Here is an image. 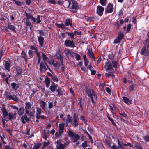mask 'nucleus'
Returning a JSON list of instances; mask_svg holds the SVG:
<instances>
[{"instance_id": "f257e3e1", "label": "nucleus", "mask_w": 149, "mask_h": 149, "mask_svg": "<svg viewBox=\"0 0 149 149\" xmlns=\"http://www.w3.org/2000/svg\"><path fill=\"white\" fill-rule=\"evenodd\" d=\"M117 62L116 61H112L111 63L109 60H107L105 63V68L107 72L112 69V67L115 69L117 67Z\"/></svg>"}, {"instance_id": "f03ea898", "label": "nucleus", "mask_w": 149, "mask_h": 149, "mask_svg": "<svg viewBox=\"0 0 149 149\" xmlns=\"http://www.w3.org/2000/svg\"><path fill=\"white\" fill-rule=\"evenodd\" d=\"M63 6L65 8H69L71 9V12H74V0L65 1L63 2Z\"/></svg>"}, {"instance_id": "7ed1b4c3", "label": "nucleus", "mask_w": 149, "mask_h": 149, "mask_svg": "<svg viewBox=\"0 0 149 149\" xmlns=\"http://www.w3.org/2000/svg\"><path fill=\"white\" fill-rule=\"evenodd\" d=\"M88 96L91 98L93 104H95V101L96 100L97 96L94 93L92 89H88L86 90Z\"/></svg>"}, {"instance_id": "20e7f679", "label": "nucleus", "mask_w": 149, "mask_h": 149, "mask_svg": "<svg viewBox=\"0 0 149 149\" xmlns=\"http://www.w3.org/2000/svg\"><path fill=\"white\" fill-rule=\"evenodd\" d=\"M56 56L57 59L58 60H59L61 63V68L62 70H64L63 66V56L61 55V53L60 50H58L56 53Z\"/></svg>"}, {"instance_id": "39448f33", "label": "nucleus", "mask_w": 149, "mask_h": 149, "mask_svg": "<svg viewBox=\"0 0 149 149\" xmlns=\"http://www.w3.org/2000/svg\"><path fill=\"white\" fill-rule=\"evenodd\" d=\"M65 139L66 143H64V144H61L60 141L57 140L56 142L57 149H64L65 147L69 145V143L66 141L67 139Z\"/></svg>"}, {"instance_id": "423d86ee", "label": "nucleus", "mask_w": 149, "mask_h": 149, "mask_svg": "<svg viewBox=\"0 0 149 149\" xmlns=\"http://www.w3.org/2000/svg\"><path fill=\"white\" fill-rule=\"evenodd\" d=\"M41 63L40 64V70L41 71H45L47 70L48 68L50 71H51L50 68H49L47 65L46 64V63Z\"/></svg>"}, {"instance_id": "0eeeda50", "label": "nucleus", "mask_w": 149, "mask_h": 149, "mask_svg": "<svg viewBox=\"0 0 149 149\" xmlns=\"http://www.w3.org/2000/svg\"><path fill=\"white\" fill-rule=\"evenodd\" d=\"M11 62L10 61H5L3 63V64L4 65L5 69L4 70H6L8 71L9 72L10 71V68L11 67Z\"/></svg>"}, {"instance_id": "6e6552de", "label": "nucleus", "mask_w": 149, "mask_h": 149, "mask_svg": "<svg viewBox=\"0 0 149 149\" xmlns=\"http://www.w3.org/2000/svg\"><path fill=\"white\" fill-rule=\"evenodd\" d=\"M141 53L142 55L146 56H149V51L146 49V46H144L142 48L141 51Z\"/></svg>"}, {"instance_id": "1a4fd4ad", "label": "nucleus", "mask_w": 149, "mask_h": 149, "mask_svg": "<svg viewBox=\"0 0 149 149\" xmlns=\"http://www.w3.org/2000/svg\"><path fill=\"white\" fill-rule=\"evenodd\" d=\"M104 8L102 6L99 5L97 6V13L100 16H101L104 11Z\"/></svg>"}, {"instance_id": "9d476101", "label": "nucleus", "mask_w": 149, "mask_h": 149, "mask_svg": "<svg viewBox=\"0 0 149 149\" xmlns=\"http://www.w3.org/2000/svg\"><path fill=\"white\" fill-rule=\"evenodd\" d=\"M25 104V113L26 114H28L29 113V109L31 107V104L27 102H26Z\"/></svg>"}, {"instance_id": "9b49d317", "label": "nucleus", "mask_w": 149, "mask_h": 149, "mask_svg": "<svg viewBox=\"0 0 149 149\" xmlns=\"http://www.w3.org/2000/svg\"><path fill=\"white\" fill-rule=\"evenodd\" d=\"M113 5L111 3L109 4L107 8L105 9V13H111L113 10Z\"/></svg>"}, {"instance_id": "f8f14e48", "label": "nucleus", "mask_w": 149, "mask_h": 149, "mask_svg": "<svg viewBox=\"0 0 149 149\" xmlns=\"http://www.w3.org/2000/svg\"><path fill=\"white\" fill-rule=\"evenodd\" d=\"M1 110L3 113V117L5 118V119L6 120H7L8 119V113L7 112L6 109L4 107H3L1 109Z\"/></svg>"}, {"instance_id": "ddd939ff", "label": "nucleus", "mask_w": 149, "mask_h": 149, "mask_svg": "<svg viewBox=\"0 0 149 149\" xmlns=\"http://www.w3.org/2000/svg\"><path fill=\"white\" fill-rule=\"evenodd\" d=\"M16 113H15L14 114H13L12 113H9L8 114V119L7 120H6V121L7 122L10 120H12L16 118Z\"/></svg>"}, {"instance_id": "4468645a", "label": "nucleus", "mask_w": 149, "mask_h": 149, "mask_svg": "<svg viewBox=\"0 0 149 149\" xmlns=\"http://www.w3.org/2000/svg\"><path fill=\"white\" fill-rule=\"evenodd\" d=\"M64 44L66 46H69L70 47H74V43L73 41H71L70 40H67L65 41Z\"/></svg>"}, {"instance_id": "2eb2a0df", "label": "nucleus", "mask_w": 149, "mask_h": 149, "mask_svg": "<svg viewBox=\"0 0 149 149\" xmlns=\"http://www.w3.org/2000/svg\"><path fill=\"white\" fill-rule=\"evenodd\" d=\"M7 98L9 100H12L17 102L19 101V99L14 95H8L7 96Z\"/></svg>"}, {"instance_id": "dca6fc26", "label": "nucleus", "mask_w": 149, "mask_h": 149, "mask_svg": "<svg viewBox=\"0 0 149 149\" xmlns=\"http://www.w3.org/2000/svg\"><path fill=\"white\" fill-rule=\"evenodd\" d=\"M117 142H118V149H125L124 147V143H123L122 140L117 139Z\"/></svg>"}, {"instance_id": "f3484780", "label": "nucleus", "mask_w": 149, "mask_h": 149, "mask_svg": "<svg viewBox=\"0 0 149 149\" xmlns=\"http://www.w3.org/2000/svg\"><path fill=\"white\" fill-rule=\"evenodd\" d=\"M26 15L27 17V20H29V19H31L34 22H36V19L33 17L32 15L30 13H27L26 12H25Z\"/></svg>"}, {"instance_id": "a211bd4d", "label": "nucleus", "mask_w": 149, "mask_h": 149, "mask_svg": "<svg viewBox=\"0 0 149 149\" xmlns=\"http://www.w3.org/2000/svg\"><path fill=\"white\" fill-rule=\"evenodd\" d=\"M67 119L66 121V126L68 125H71L72 121V117L70 116L69 115H68L67 116Z\"/></svg>"}, {"instance_id": "6ab92c4d", "label": "nucleus", "mask_w": 149, "mask_h": 149, "mask_svg": "<svg viewBox=\"0 0 149 149\" xmlns=\"http://www.w3.org/2000/svg\"><path fill=\"white\" fill-rule=\"evenodd\" d=\"M36 109V118L39 119L40 118V115L41 113V109L39 107H37Z\"/></svg>"}, {"instance_id": "aec40b11", "label": "nucleus", "mask_w": 149, "mask_h": 149, "mask_svg": "<svg viewBox=\"0 0 149 149\" xmlns=\"http://www.w3.org/2000/svg\"><path fill=\"white\" fill-rule=\"evenodd\" d=\"M65 124L60 123L59 124V133L60 134H62L63 132Z\"/></svg>"}, {"instance_id": "412c9836", "label": "nucleus", "mask_w": 149, "mask_h": 149, "mask_svg": "<svg viewBox=\"0 0 149 149\" xmlns=\"http://www.w3.org/2000/svg\"><path fill=\"white\" fill-rule=\"evenodd\" d=\"M68 134L70 137V139L73 142H74V134L73 132L70 130H69Z\"/></svg>"}, {"instance_id": "4be33fe9", "label": "nucleus", "mask_w": 149, "mask_h": 149, "mask_svg": "<svg viewBox=\"0 0 149 149\" xmlns=\"http://www.w3.org/2000/svg\"><path fill=\"white\" fill-rule=\"evenodd\" d=\"M16 71L17 72V73L15 75L16 77H18L22 73V70L21 68L19 67H17L16 68Z\"/></svg>"}, {"instance_id": "5701e85b", "label": "nucleus", "mask_w": 149, "mask_h": 149, "mask_svg": "<svg viewBox=\"0 0 149 149\" xmlns=\"http://www.w3.org/2000/svg\"><path fill=\"white\" fill-rule=\"evenodd\" d=\"M52 63L53 66L58 69L60 66L59 63L57 61L53 60L52 62Z\"/></svg>"}, {"instance_id": "b1692460", "label": "nucleus", "mask_w": 149, "mask_h": 149, "mask_svg": "<svg viewBox=\"0 0 149 149\" xmlns=\"http://www.w3.org/2000/svg\"><path fill=\"white\" fill-rule=\"evenodd\" d=\"M38 37L39 44L41 47H42L43 46V42L44 40V38L41 35L39 36H38Z\"/></svg>"}, {"instance_id": "393cba45", "label": "nucleus", "mask_w": 149, "mask_h": 149, "mask_svg": "<svg viewBox=\"0 0 149 149\" xmlns=\"http://www.w3.org/2000/svg\"><path fill=\"white\" fill-rule=\"evenodd\" d=\"M21 118L22 121V122L23 123H24L25 122L24 120H25L26 121H27L29 120V118L27 117V116L26 115H24V116H23L21 117Z\"/></svg>"}, {"instance_id": "a878e982", "label": "nucleus", "mask_w": 149, "mask_h": 149, "mask_svg": "<svg viewBox=\"0 0 149 149\" xmlns=\"http://www.w3.org/2000/svg\"><path fill=\"white\" fill-rule=\"evenodd\" d=\"M11 86L12 87L13 89L15 90H17L19 87L18 84H16L15 83H12L11 84Z\"/></svg>"}, {"instance_id": "bb28decb", "label": "nucleus", "mask_w": 149, "mask_h": 149, "mask_svg": "<svg viewBox=\"0 0 149 149\" xmlns=\"http://www.w3.org/2000/svg\"><path fill=\"white\" fill-rule=\"evenodd\" d=\"M64 52L67 55L70 54L71 56L72 55V54L73 53V52H72L71 50H69V49L66 48H65V49Z\"/></svg>"}, {"instance_id": "cd10ccee", "label": "nucleus", "mask_w": 149, "mask_h": 149, "mask_svg": "<svg viewBox=\"0 0 149 149\" xmlns=\"http://www.w3.org/2000/svg\"><path fill=\"white\" fill-rule=\"evenodd\" d=\"M45 81L46 86L47 88H48L49 86V84L50 83V80L49 78L46 77L45 79Z\"/></svg>"}, {"instance_id": "c85d7f7f", "label": "nucleus", "mask_w": 149, "mask_h": 149, "mask_svg": "<svg viewBox=\"0 0 149 149\" xmlns=\"http://www.w3.org/2000/svg\"><path fill=\"white\" fill-rule=\"evenodd\" d=\"M24 108L22 107L20 108L18 111V113L19 115H22L24 113Z\"/></svg>"}, {"instance_id": "c756f323", "label": "nucleus", "mask_w": 149, "mask_h": 149, "mask_svg": "<svg viewBox=\"0 0 149 149\" xmlns=\"http://www.w3.org/2000/svg\"><path fill=\"white\" fill-rule=\"evenodd\" d=\"M11 77V75L8 74V75H7V76L4 78L5 81L8 84H10V83L8 82V80L9 78Z\"/></svg>"}, {"instance_id": "7c9ffc66", "label": "nucleus", "mask_w": 149, "mask_h": 149, "mask_svg": "<svg viewBox=\"0 0 149 149\" xmlns=\"http://www.w3.org/2000/svg\"><path fill=\"white\" fill-rule=\"evenodd\" d=\"M57 85L56 84L55 85H53L51 86H50L49 89L52 92H54L56 88L57 87Z\"/></svg>"}, {"instance_id": "2f4dec72", "label": "nucleus", "mask_w": 149, "mask_h": 149, "mask_svg": "<svg viewBox=\"0 0 149 149\" xmlns=\"http://www.w3.org/2000/svg\"><path fill=\"white\" fill-rule=\"evenodd\" d=\"M51 77L54 81L57 82L58 81V79L56 76L54 75H51Z\"/></svg>"}, {"instance_id": "473e14b6", "label": "nucleus", "mask_w": 149, "mask_h": 149, "mask_svg": "<svg viewBox=\"0 0 149 149\" xmlns=\"http://www.w3.org/2000/svg\"><path fill=\"white\" fill-rule=\"evenodd\" d=\"M88 54L91 58H93L94 57V56L91 49H89L88 50Z\"/></svg>"}, {"instance_id": "72a5a7b5", "label": "nucleus", "mask_w": 149, "mask_h": 149, "mask_svg": "<svg viewBox=\"0 0 149 149\" xmlns=\"http://www.w3.org/2000/svg\"><path fill=\"white\" fill-rule=\"evenodd\" d=\"M56 25L58 28L64 29L65 27L64 25L63 24H56Z\"/></svg>"}, {"instance_id": "f704fd0d", "label": "nucleus", "mask_w": 149, "mask_h": 149, "mask_svg": "<svg viewBox=\"0 0 149 149\" xmlns=\"http://www.w3.org/2000/svg\"><path fill=\"white\" fill-rule=\"evenodd\" d=\"M7 28L14 32L15 31V28L13 25L8 24Z\"/></svg>"}, {"instance_id": "c9c22d12", "label": "nucleus", "mask_w": 149, "mask_h": 149, "mask_svg": "<svg viewBox=\"0 0 149 149\" xmlns=\"http://www.w3.org/2000/svg\"><path fill=\"white\" fill-rule=\"evenodd\" d=\"M56 91L58 92V94L59 95H62L63 94V92L61 91V88L59 87L56 90Z\"/></svg>"}, {"instance_id": "e433bc0d", "label": "nucleus", "mask_w": 149, "mask_h": 149, "mask_svg": "<svg viewBox=\"0 0 149 149\" xmlns=\"http://www.w3.org/2000/svg\"><path fill=\"white\" fill-rule=\"evenodd\" d=\"M135 85L132 84L129 87V89L130 91H132L134 90Z\"/></svg>"}, {"instance_id": "4c0bfd02", "label": "nucleus", "mask_w": 149, "mask_h": 149, "mask_svg": "<svg viewBox=\"0 0 149 149\" xmlns=\"http://www.w3.org/2000/svg\"><path fill=\"white\" fill-rule=\"evenodd\" d=\"M134 147L136 149H143L140 145L138 143H136L134 146Z\"/></svg>"}, {"instance_id": "58836bf2", "label": "nucleus", "mask_w": 149, "mask_h": 149, "mask_svg": "<svg viewBox=\"0 0 149 149\" xmlns=\"http://www.w3.org/2000/svg\"><path fill=\"white\" fill-rule=\"evenodd\" d=\"M41 146V144L40 143H38L36 145H34L32 149H38Z\"/></svg>"}, {"instance_id": "ea45409f", "label": "nucleus", "mask_w": 149, "mask_h": 149, "mask_svg": "<svg viewBox=\"0 0 149 149\" xmlns=\"http://www.w3.org/2000/svg\"><path fill=\"white\" fill-rule=\"evenodd\" d=\"M36 23L38 24L40 23L41 22V20L40 19V15H37L36 18Z\"/></svg>"}, {"instance_id": "a19ab883", "label": "nucleus", "mask_w": 149, "mask_h": 149, "mask_svg": "<svg viewBox=\"0 0 149 149\" xmlns=\"http://www.w3.org/2000/svg\"><path fill=\"white\" fill-rule=\"evenodd\" d=\"M42 56L43 60L44 61V62L46 63L47 61V59L48 58L43 53L42 54Z\"/></svg>"}, {"instance_id": "79ce46f5", "label": "nucleus", "mask_w": 149, "mask_h": 149, "mask_svg": "<svg viewBox=\"0 0 149 149\" xmlns=\"http://www.w3.org/2000/svg\"><path fill=\"white\" fill-rule=\"evenodd\" d=\"M21 55L22 57L26 60H27L26 55L24 51H22V52Z\"/></svg>"}, {"instance_id": "37998d69", "label": "nucleus", "mask_w": 149, "mask_h": 149, "mask_svg": "<svg viewBox=\"0 0 149 149\" xmlns=\"http://www.w3.org/2000/svg\"><path fill=\"white\" fill-rule=\"evenodd\" d=\"M123 98L124 100V102L125 103H128L129 102H130L129 99L127 97H123Z\"/></svg>"}, {"instance_id": "c03bdc74", "label": "nucleus", "mask_w": 149, "mask_h": 149, "mask_svg": "<svg viewBox=\"0 0 149 149\" xmlns=\"http://www.w3.org/2000/svg\"><path fill=\"white\" fill-rule=\"evenodd\" d=\"M65 26H68L69 25L71 26L72 24H71L70 21V19H66L65 23Z\"/></svg>"}, {"instance_id": "a18cd8bd", "label": "nucleus", "mask_w": 149, "mask_h": 149, "mask_svg": "<svg viewBox=\"0 0 149 149\" xmlns=\"http://www.w3.org/2000/svg\"><path fill=\"white\" fill-rule=\"evenodd\" d=\"M107 118L111 122V123L113 125H115V123L114 122L113 119L112 118H111L109 116V115L107 116Z\"/></svg>"}, {"instance_id": "49530a36", "label": "nucleus", "mask_w": 149, "mask_h": 149, "mask_svg": "<svg viewBox=\"0 0 149 149\" xmlns=\"http://www.w3.org/2000/svg\"><path fill=\"white\" fill-rule=\"evenodd\" d=\"M123 36L124 34L123 33H120L119 34L118 38L120 40H121L122 38L123 37Z\"/></svg>"}, {"instance_id": "de8ad7c7", "label": "nucleus", "mask_w": 149, "mask_h": 149, "mask_svg": "<svg viewBox=\"0 0 149 149\" xmlns=\"http://www.w3.org/2000/svg\"><path fill=\"white\" fill-rule=\"evenodd\" d=\"M100 3L102 6H105L106 3V0H100Z\"/></svg>"}, {"instance_id": "09e8293b", "label": "nucleus", "mask_w": 149, "mask_h": 149, "mask_svg": "<svg viewBox=\"0 0 149 149\" xmlns=\"http://www.w3.org/2000/svg\"><path fill=\"white\" fill-rule=\"evenodd\" d=\"M30 48L31 49L35 50V52H37V51L36 45L31 46L30 47Z\"/></svg>"}, {"instance_id": "8fccbe9b", "label": "nucleus", "mask_w": 149, "mask_h": 149, "mask_svg": "<svg viewBox=\"0 0 149 149\" xmlns=\"http://www.w3.org/2000/svg\"><path fill=\"white\" fill-rule=\"evenodd\" d=\"M119 113L121 115L123 116L124 117H126L127 116V115L124 112H123L122 111H120Z\"/></svg>"}, {"instance_id": "3c124183", "label": "nucleus", "mask_w": 149, "mask_h": 149, "mask_svg": "<svg viewBox=\"0 0 149 149\" xmlns=\"http://www.w3.org/2000/svg\"><path fill=\"white\" fill-rule=\"evenodd\" d=\"M120 41L121 40L117 38L114 40V43L116 44H117L119 43Z\"/></svg>"}, {"instance_id": "603ef678", "label": "nucleus", "mask_w": 149, "mask_h": 149, "mask_svg": "<svg viewBox=\"0 0 149 149\" xmlns=\"http://www.w3.org/2000/svg\"><path fill=\"white\" fill-rule=\"evenodd\" d=\"M82 146L83 148H86L87 146V141H85L83 142L82 144Z\"/></svg>"}, {"instance_id": "864d4df0", "label": "nucleus", "mask_w": 149, "mask_h": 149, "mask_svg": "<svg viewBox=\"0 0 149 149\" xmlns=\"http://www.w3.org/2000/svg\"><path fill=\"white\" fill-rule=\"evenodd\" d=\"M48 107L49 109H51L52 108L53 104L52 103L50 102H48Z\"/></svg>"}, {"instance_id": "5fc2aeb1", "label": "nucleus", "mask_w": 149, "mask_h": 149, "mask_svg": "<svg viewBox=\"0 0 149 149\" xmlns=\"http://www.w3.org/2000/svg\"><path fill=\"white\" fill-rule=\"evenodd\" d=\"M110 76H111L112 77H114L115 75L112 73L108 74L106 73L105 74V76L107 77H108Z\"/></svg>"}, {"instance_id": "6e6d98bb", "label": "nucleus", "mask_w": 149, "mask_h": 149, "mask_svg": "<svg viewBox=\"0 0 149 149\" xmlns=\"http://www.w3.org/2000/svg\"><path fill=\"white\" fill-rule=\"evenodd\" d=\"M8 73L7 74H5L4 73H1L0 74L1 76L3 78H4L7 76V75H8Z\"/></svg>"}, {"instance_id": "4d7b16f0", "label": "nucleus", "mask_w": 149, "mask_h": 149, "mask_svg": "<svg viewBox=\"0 0 149 149\" xmlns=\"http://www.w3.org/2000/svg\"><path fill=\"white\" fill-rule=\"evenodd\" d=\"M35 109L33 110V112H30L29 113V115L31 117H33L34 116V115L35 114Z\"/></svg>"}, {"instance_id": "13d9d810", "label": "nucleus", "mask_w": 149, "mask_h": 149, "mask_svg": "<svg viewBox=\"0 0 149 149\" xmlns=\"http://www.w3.org/2000/svg\"><path fill=\"white\" fill-rule=\"evenodd\" d=\"M15 3L16 4L19 6H21L22 4V3L21 2L15 0Z\"/></svg>"}, {"instance_id": "bf43d9fd", "label": "nucleus", "mask_w": 149, "mask_h": 149, "mask_svg": "<svg viewBox=\"0 0 149 149\" xmlns=\"http://www.w3.org/2000/svg\"><path fill=\"white\" fill-rule=\"evenodd\" d=\"M106 91L109 94H111V91L109 87H106Z\"/></svg>"}, {"instance_id": "052dcab7", "label": "nucleus", "mask_w": 149, "mask_h": 149, "mask_svg": "<svg viewBox=\"0 0 149 149\" xmlns=\"http://www.w3.org/2000/svg\"><path fill=\"white\" fill-rule=\"evenodd\" d=\"M48 2L50 3L54 4L56 3L55 0H48Z\"/></svg>"}, {"instance_id": "680f3d73", "label": "nucleus", "mask_w": 149, "mask_h": 149, "mask_svg": "<svg viewBox=\"0 0 149 149\" xmlns=\"http://www.w3.org/2000/svg\"><path fill=\"white\" fill-rule=\"evenodd\" d=\"M145 42L147 44V48H148L149 47V38H148L146 40Z\"/></svg>"}, {"instance_id": "e2e57ef3", "label": "nucleus", "mask_w": 149, "mask_h": 149, "mask_svg": "<svg viewBox=\"0 0 149 149\" xmlns=\"http://www.w3.org/2000/svg\"><path fill=\"white\" fill-rule=\"evenodd\" d=\"M60 118H61V119L63 121H65V117H63V114H61L60 115Z\"/></svg>"}, {"instance_id": "0e129e2a", "label": "nucleus", "mask_w": 149, "mask_h": 149, "mask_svg": "<svg viewBox=\"0 0 149 149\" xmlns=\"http://www.w3.org/2000/svg\"><path fill=\"white\" fill-rule=\"evenodd\" d=\"M80 8L78 4L75 1V9H79Z\"/></svg>"}, {"instance_id": "69168bd1", "label": "nucleus", "mask_w": 149, "mask_h": 149, "mask_svg": "<svg viewBox=\"0 0 149 149\" xmlns=\"http://www.w3.org/2000/svg\"><path fill=\"white\" fill-rule=\"evenodd\" d=\"M5 149H14L8 145H6L5 147Z\"/></svg>"}, {"instance_id": "338daca9", "label": "nucleus", "mask_w": 149, "mask_h": 149, "mask_svg": "<svg viewBox=\"0 0 149 149\" xmlns=\"http://www.w3.org/2000/svg\"><path fill=\"white\" fill-rule=\"evenodd\" d=\"M80 138V137L79 135L75 134V142L77 141Z\"/></svg>"}, {"instance_id": "774afa93", "label": "nucleus", "mask_w": 149, "mask_h": 149, "mask_svg": "<svg viewBox=\"0 0 149 149\" xmlns=\"http://www.w3.org/2000/svg\"><path fill=\"white\" fill-rule=\"evenodd\" d=\"M111 148L112 149H118V147L116 145H113L112 146Z\"/></svg>"}]
</instances>
